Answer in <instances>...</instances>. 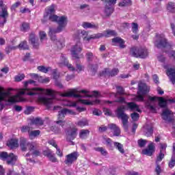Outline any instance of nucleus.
Here are the masks:
<instances>
[{"label": "nucleus", "instance_id": "28", "mask_svg": "<svg viewBox=\"0 0 175 175\" xmlns=\"http://www.w3.org/2000/svg\"><path fill=\"white\" fill-rule=\"evenodd\" d=\"M105 103H109L112 106H116V103H125V98L124 97H119L115 101L105 100Z\"/></svg>", "mask_w": 175, "mask_h": 175}, {"label": "nucleus", "instance_id": "13", "mask_svg": "<svg viewBox=\"0 0 175 175\" xmlns=\"http://www.w3.org/2000/svg\"><path fill=\"white\" fill-rule=\"evenodd\" d=\"M161 116L163 120L166 121V122H174V119L173 118V113H172V111H170L169 109L163 110Z\"/></svg>", "mask_w": 175, "mask_h": 175}, {"label": "nucleus", "instance_id": "31", "mask_svg": "<svg viewBox=\"0 0 175 175\" xmlns=\"http://www.w3.org/2000/svg\"><path fill=\"white\" fill-rule=\"evenodd\" d=\"M39 135H40V130L30 131V132H29V137L31 140H33V139L39 136Z\"/></svg>", "mask_w": 175, "mask_h": 175}, {"label": "nucleus", "instance_id": "4", "mask_svg": "<svg viewBox=\"0 0 175 175\" xmlns=\"http://www.w3.org/2000/svg\"><path fill=\"white\" fill-rule=\"evenodd\" d=\"M20 147L22 151H33V150H38L39 144L36 142H28L26 138L20 139Z\"/></svg>", "mask_w": 175, "mask_h": 175}, {"label": "nucleus", "instance_id": "61", "mask_svg": "<svg viewBox=\"0 0 175 175\" xmlns=\"http://www.w3.org/2000/svg\"><path fill=\"white\" fill-rule=\"evenodd\" d=\"M117 92L119 94V95H124V88L121 86H117Z\"/></svg>", "mask_w": 175, "mask_h": 175}, {"label": "nucleus", "instance_id": "60", "mask_svg": "<svg viewBox=\"0 0 175 175\" xmlns=\"http://www.w3.org/2000/svg\"><path fill=\"white\" fill-rule=\"evenodd\" d=\"M15 49H16V47L8 46L5 47V53L6 54H10V53L12 52V50H15Z\"/></svg>", "mask_w": 175, "mask_h": 175}, {"label": "nucleus", "instance_id": "41", "mask_svg": "<svg viewBox=\"0 0 175 175\" xmlns=\"http://www.w3.org/2000/svg\"><path fill=\"white\" fill-rule=\"evenodd\" d=\"M29 29H30L29 23H22L21 27V31H22V32H28Z\"/></svg>", "mask_w": 175, "mask_h": 175}, {"label": "nucleus", "instance_id": "43", "mask_svg": "<svg viewBox=\"0 0 175 175\" xmlns=\"http://www.w3.org/2000/svg\"><path fill=\"white\" fill-rule=\"evenodd\" d=\"M18 47L21 50H28L29 46L27 44V41L22 42L19 45Z\"/></svg>", "mask_w": 175, "mask_h": 175}, {"label": "nucleus", "instance_id": "9", "mask_svg": "<svg viewBox=\"0 0 175 175\" xmlns=\"http://www.w3.org/2000/svg\"><path fill=\"white\" fill-rule=\"evenodd\" d=\"M57 24L58 25V27L56 29L57 32H62L68 25V16H59V19L57 20Z\"/></svg>", "mask_w": 175, "mask_h": 175}, {"label": "nucleus", "instance_id": "62", "mask_svg": "<svg viewBox=\"0 0 175 175\" xmlns=\"http://www.w3.org/2000/svg\"><path fill=\"white\" fill-rule=\"evenodd\" d=\"M21 5V3L20 1H17L16 3H15L12 5L11 10H16V9H17V8H18V6H20Z\"/></svg>", "mask_w": 175, "mask_h": 175}, {"label": "nucleus", "instance_id": "32", "mask_svg": "<svg viewBox=\"0 0 175 175\" xmlns=\"http://www.w3.org/2000/svg\"><path fill=\"white\" fill-rule=\"evenodd\" d=\"M79 102L83 105H86L87 106H91L92 105H94V103H100V100H96L95 101L92 102L88 100L79 99Z\"/></svg>", "mask_w": 175, "mask_h": 175}, {"label": "nucleus", "instance_id": "26", "mask_svg": "<svg viewBox=\"0 0 175 175\" xmlns=\"http://www.w3.org/2000/svg\"><path fill=\"white\" fill-rule=\"evenodd\" d=\"M126 105V107L129 109L131 110L132 111H140V109H139V106L136 105V103L133 102L131 103H125Z\"/></svg>", "mask_w": 175, "mask_h": 175}, {"label": "nucleus", "instance_id": "57", "mask_svg": "<svg viewBox=\"0 0 175 175\" xmlns=\"http://www.w3.org/2000/svg\"><path fill=\"white\" fill-rule=\"evenodd\" d=\"M107 129H108V127L105 125H101V126H98V132L100 133H103V132H106V131H107Z\"/></svg>", "mask_w": 175, "mask_h": 175}, {"label": "nucleus", "instance_id": "47", "mask_svg": "<svg viewBox=\"0 0 175 175\" xmlns=\"http://www.w3.org/2000/svg\"><path fill=\"white\" fill-rule=\"evenodd\" d=\"M164 158H165V154L163 152L162 150H160V152L157 156L156 162H157V163H159V162L162 161V159H163Z\"/></svg>", "mask_w": 175, "mask_h": 175}, {"label": "nucleus", "instance_id": "45", "mask_svg": "<svg viewBox=\"0 0 175 175\" xmlns=\"http://www.w3.org/2000/svg\"><path fill=\"white\" fill-rule=\"evenodd\" d=\"M77 125L78 126L83 128V126H86L88 125V121L86 119H82L77 122Z\"/></svg>", "mask_w": 175, "mask_h": 175}, {"label": "nucleus", "instance_id": "59", "mask_svg": "<svg viewBox=\"0 0 175 175\" xmlns=\"http://www.w3.org/2000/svg\"><path fill=\"white\" fill-rule=\"evenodd\" d=\"M38 69L40 72H42L43 73H47V72H49V68H46L44 66H40L38 67Z\"/></svg>", "mask_w": 175, "mask_h": 175}, {"label": "nucleus", "instance_id": "52", "mask_svg": "<svg viewBox=\"0 0 175 175\" xmlns=\"http://www.w3.org/2000/svg\"><path fill=\"white\" fill-rule=\"evenodd\" d=\"M21 131L22 133H28V135H29V132L31 131V127L29 126H23L21 128Z\"/></svg>", "mask_w": 175, "mask_h": 175}, {"label": "nucleus", "instance_id": "36", "mask_svg": "<svg viewBox=\"0 0 175 175\" xmlns=\"http://www.w3.org/2000/svg\"><path fill=\"white\" fill-rule=\"evenodd\" d=\"M31 122L33 125H43L44 124V121L41 118H33Z\"/></svg>", "mask_w": 175, "mask_h": 175}, {"label": "nucleus", "instance_id": "58", "mask_svg": "<svg viewBox=\"0 0 175 175\" xmlns=\"http://www.w3.org/2000/svg\"><path fill=\"white\" fill-rule=\"evenodd\" d=\"M79 33L82 35L83 40H85L87 42V39H88V38H87V36H88V32L83 30V31H79Z\"/></svg>", "mask_w": 175, "mask_h": 175}, {"label": "nucleus", "instance_id": "7", "mask_svg": "<svg viewBox=\"0 0 175 175\" xmlns=\"http://www.w3.org/2000/svg\"><path fill=\"white\" fill-rule=\"evenodd\" d=\"M0 159L6 162L7 165L14 166L17 162L18 157L13 153L8 154L7 152H1L0 153Z\"/></svg>", "mask_w": 175, "mask_h": 175}, {"label": "nucleus", "instance_id": "22", "mask_svg": "<svg viewBox=\"0 0 175 175\" xmlns=\"http://www.w3.org/2000/svg\"><path fill=\"white\" fill-rule=\"evenodd\" d=\"M108 128L113 131V136H118L121 134V130L116 124H108Z\"/></svg>", "mask_w": 175, "mask_h": 175}, {"label": "nucleus", "instance_id": "54", "mask_svg": "<svg viewBox=\"0 0 175 175\" xmlns=\"http://www.w3.org/2000/svg\"><path fill=\"white\" fill-rule=\"evenodd\" d=\"M25 78V75L24 74H19L16 76H15V81H21L22 80H24Z\"/></svg>", "mask_w": 175, "mask_h": 175}, {"label": "nucleus", "instance_id": "15", "mask_svg": "<svg viewBox=\"0 0 175 175\" xmlns=\"http://www.w3.org/2000/svg\"><path fill=\"white\" fill-rule=\"evenodd\" d=\"M79 155L77 152H74L66 156V159L64 161L66 165H72L75 161H77Z\"/></svg>", "mask_w": 175, "mask_h": 175}, {"label": "nucleus", "instance_id": "37", "mask_svg": "<svg viewBox=\"0 0 175 175\" xmlns=\"http://www.w3.org/2000/svg\"><path fill=\"white\" fill-rule=\"evenodd\" d=\"M103 36H105L104 33H98L93 34L87 38V42H90L91 39H100V38H103Z\"/></svg>", "mask_w": 175, "mask_h": 175}, {"label": "nucleus", "instance_id": "3", "mask_svg": "<svg viewBox=\"0 0 175 175\" xmlns=\"http://www.w3.org/2000/svg\"><path fill=\"white\" fill-rule=\"evenodd\" d=\"M60 96L66 98H78L79 99H81L83 98H92V96L98 98V96H99V93L97 91H94L93 94L90 95V92L87 90H82L79 91L77 89H72L69 92L61 93Z\"/></svg>", "mask_w": 175, "mask_h": 175}, {"label": "nucleus", "instance_id": "44", "mask_svg": "<svg viewBox=\"0 0 175 175\" xmlns=\"http://www.w3.org/2000/svg\"><path fill=\"white\" fill-rule=\"evenodd\" d=\"M132 5V0H123L122 2L119 3V6H131Z\"/></svg>", "mask_w": 175, "mask_h": 175}, {"label": "nucleus", "instance_id": "34", "mask_svg": "<svg viewBox=\"0 0 175 175\" xmlns=\"http://www.w3.org/2000/svg\"><path fill=\"white\" fill-rule=\"evenodd\" d=\"M82 27H83L84 28H92L93 29H98V28H99V27L98 26V25H94L92 23H90L88 22H83L82 24Z\"/></svg>", "mask_w": 175, "mask_h": 175}, {"label": "nucleus", "instance_id": "8", "mask_svg": "<svg viewBox=\"0 0 175 175\" xmlns=\"http://www.w3.org/2000/svg\"><path fill=\"white\" fill-rule=\"evenodd\" d=\"M80 39L81 38L79 36L77 44L71 49V54L73 58H75L76 59L79 58V54H80V53H81V50H83V44L80 42Z\"/></svg>", "mask_w": 175, "mask_h": 175}, {"label": "nucleus", "instance_id": "30", "mask_svg": "<svg viewBox=\"0 0 175 175\" xmlns=\"http://www.w3.org/2000/svg\"><path fill=\"white\" fill-rule=\"evenodd\" d=\"M167 76H170L171 81L173 84H175V69L170 68L167 71Z\"/></svg>", "mask_w": 175, "mask_h": 175}, {"label": "nucleus", "instance_id": "6", "mask_svg": "<svg viewBox=\"0 0 175 175\" xmlns=\"http://www.w3.org/2000/svg\"><path fill=\"white\" fill-rule=\"evenodd\" d=\"M130 53L135 58H147L148 57V51L146 48L134 46L131 49Z\"/></svg>", "mask_w": 175, "mask_h": 175}, {"label": "nucleus", "instance_id": "24", "mask_svg": "<svg viewBox=\"0 0 175 175\" xmlns=\"http://www.w3.org/2000/svg\"><path fill=\"white\" fill-rule=\"evenodd\" d=\"M59 32L61 31H58L57 29L49 27V36L51 38V40L55 42V40H57V36H55V33H59Z\"/></svg>", "mask_w": 175, "mask_h": 175}, {"label": "nucleus", "instance_id": "20", "mask_svg": "<svg viewBox=\"0 0 175 175\" xmlns=\"http://www.w3.org/2000/svg\"><path fill=\"white\" fill-rule=\"evenodd\" d=\"M85 57L88 62H95V64H99V59L92 52H88L85 54Z\"/></svg>", "mask_w": 175, "mask_h": 175}, {"label": "nucleus", "instance_id": "33", "mask_svg": "<svg viewBox=\"0 0 175 175\" xmlns=\"http://www.w3.org/2000/svg\"><path fill=\"white\" fill-rule=\"evenodd\" d=\"M88 68L93 76H95V74L98 72V63H96L95 64H90Z\"/></svg>", "mask_w": 175, "mask_h": 175}, {"label": "nucleus", "instance_id": "49", "mask_svg": "<svg viewBox=\"0 0 175 175\" xmlns=\"http://www.w3.org/2000/svg\"><path fill=\"white\" fill-rule=\"evenodd\" d=\"M137 144L139 147H140L141 148H143V147H145L146 144H147V140L140 139L137 141Z\"/></svg>", "mask_w": 175, "mask_h": 175}, {"label": "nucleus", "instance_id": "38", "mask_svg": "<svg viewBox=\"0 0 175 175\" xmlns=\"http://www.w3.org/2000/svg\"><path fill=\"white\" fill-rule=\"evenodd\" d=\"M104 36L105 38H110V36H117V32L114 30H107L104 31Z\"/></svg>", "mask_w": 175, "mask_h": 175}, {"label": "nucleus", "instance_id": "21", "mask_svg": "<svg viewBox=\"0 0 175 175\" xmlns=\"http://www.w3.org/2000/svg\"><path fill=\"white\" fill-rule=\"evenodd\" d=\"M60 58L62 60L59 64L65 65L70 70H72V72L76 70V68H75V67H73L72 64H69V62H68V60H66V58L65 57V56H64V55H61Z\"/></svg>", "mask_w": 175, "mask_h": 175}, {"label": "nucleus", "instance_id": "53", "mask_svg": "<svg viewBox=\"0 0 175 175\" xmlns=\"http://www.w3.org/2000/svg\"><path fill=\"white\" fill-rule=\"evenodd\" d=\"M156 165L157 167L154 170V172L157 175H159L161 173H162V169L161 168V165H159V163H158V161H156Z\"/></svg>", "mask_w": 175, "mask_h": 175}, {"label": "nucleus", "instance_id": "50", "mask_svg": "<svg viewBox=\"0 0 175 175\" xmlns=\"http://www.w3.org/2000/svg\"><path fill=\"white\" fill-rule=\"evenodd\" d=\"M132 32L133 33H137V32H139V25H137V23H132Z\"/></svg>", "mask_w": 175, "mask_h": 175}, {"label": "nucleus", "instance_id": "56", "mask_svg": "<svg viewBox=\"0 0 175 175\" xmlns=\"http://www.w3.org/2000/svg\"><path fill=\"white\" fill-rule=\"evenodd\" d=\"M131 117L133 121H137L139 120V116L137 113V112H134L131 114Z\"/></svg>", "mask_w": 175, "mask_h": 175}, {"label": "nucleus", "instance_id": "12", "mask_svg": "<svg viewBox=\"0 0 175 175\" xmlns=\"http://www.w3.org/2000/svg\"><path fill=\"white\" fill-rule=\"evenodd\" d=\"M138 88L140 94H138L137 96V100L139 102H144V96L148 92V90H147V85L144 83H139Z\"/></svg>", "mask_w": 175, "mask_h": 175}, {"label": "nucleus", "instance_id": "48", "mask_svg": "<svg viewBox=\"0 0 175 175\" xmlns=\"http://www.w3.org/2000/svg\"><path fill=\"white\" fill-rule=\"evenodd\" d=\"M105 2V6H111V5H116L117 0H102Z\"/></svg>", "mask_w": 175, "mask_h": 175}, {"label": "nucleus", "instance_id": "5", "mask_svg": "<svg viewBox=\"0 0 175 175\" xmlns=\"http://www.w3.org/2000/svg\"><path fill=\"white\" fill-rule=\"evenodd\" d=\"M116 113L118 118H120L122 120V124L124 129L125 131H128V120H129V116L125 113V106L121 105L118 107L116 111Z\"/></svg>", "mask_w": 175, "mask_h": 175}, {"label": "nucleus", "instance_id": "17", "mask_svg": "<svg viewBox=\"0 0 175 175\" xmlns=\"http://www.w3.org/2000/svg\"><path fill=\"white\" fill-rule=\"evenodd\" d=\"M120 70H118V68H113L112 70L109 71V69L106 68L104 71L102 72L100 74V76L104 75L105 77H107V76H111V77H114V76H117L118 75V72Z\"/></svg>", "mask_w": 175, "mask_h": 175}, {"label": "nucleus", "instance_id": "63", "mask_svg": "<svg viewBox=\"0 0 175 175\" xmlns=\"http://www.w3.org/2000/svg\"><path fill=\"white\" fill-rule=\"evenodd\" d=\"M47 36V34H46V32L44 31H40V40H44Z\"/></svg>", "mask_w": 175, "mask_h": 175}, {"label": "nucleus", "instance_id": "2", "mask_svg": "<svg viewBox=\"0 0 175 175\" xmlns=\"http://www.w3.org/2000/svg\"><path fill=\"white\" fill-rule=\"evenodd\" d=\"M159 100V106L162 109H166L167 107V102H170L171 103H175L174 99H168L165 100L163 97H158V96H148V99L145 101V105L147 109H149L150 111H153L155 113L157 111V108H155V102Z\"/></svg>", "mask_w": 175, "mask_h": 175}, {"label": "nucleus", "instance_id": "11", "mask_svg": "<svg viewBox=\"0 0 175 175\" xmlns=\"http://www.w3.org/2000/svg\"><path fill=\"white\" fill-rule=\"evenodd\" d=\"M156 46L157 49H166V47H170V43L167 42L165 35L161 34L159 40L156 41Z\"/></svg>", "mask_w": 175, "mask_h": 175}, {"label": "nucleus", "instance_id": "19", "mask_svg": "<svg viewBox=\"0 0 175 175\" xmlns=\"http://www.w3.org/2000/svg\"><path fill=\"white\" fill-rule=\"evenodd\" d=\"M67 114H70L71 116H73V114H75V112L66 108L62 109L61 111H58V119L62 120L65 118V116H67Z\"/></svg>", "mask_w": 175, "mask_h": 175}, {"label": "nucleus", "instance_id": "35", "mask_svg": "<svg viewBox=\"0 0 175 175\" xmlns=\"http://www.w3.org/2000/svg\"><path fill=\"white\" fill-rule=\"evenodd\" d=\"M103 139L105 142L107 147H109V148L113 147V140H111V139L107 137L106 135H103Z\"/></svg>", "mask_w": 175, "mask_h": 175}, {"label": "nucleus", "instance_id": "16", "mask_svg": "<svg viewBox=\"0 0 175 175\" xmlns=\"http://www.w3.org/2000/svg\"><path fill=\"white\" fill-rule=\"evenodd\" d=\"M154 152H155V146H154V143L150 144L148 146V148L142 150V154H144V155H148V157H151Z\"/></svg>", "mask_w": 175, "mask_h": 175}, {"label": "nucleus", "instance_id": "23", "mask_svg": "<svg viewBox=\"0 0 175 175\" xmlns=\"http://www.w3.org/2000/svg\"><path fill=\"white\" fill-rule=\"evenodd\" d=\"M112 42L115 43L116 44H119V47L120 49H125L126 46L125 45V41L122 40V38L119 37H116L112 39Z\"/></svg>", "mask_w": 175, "mask_h": 175}, {"label": "nucleus", "instance_id": "14", "mask_svg": "<svg viewBox=\"0 0 175 175\" xmlns=\"http://www.w3.org/2000/svg\"><path fill=\"white\" fill-rule=\"evenodd\" d=\"M29 42L33 46V49H39V38L34 33H31L29 36Z\"/></svg>", "mask_w": 175, "mask_h": 175}, {"label": "nucleus", "instance_id": "1", "mask_svg": "<svg viewBox=\"0 0 175 175\" xmlns=\"http://www.w3.org/2000/svg\"><path fill=\"white\" fill-rule=\"evenodd\" d=\"M21 95H29L33 96L35 99L44 103L46 106L49 107L51 105L55 103V92L51 89H42L40 88H34L31 89H23L18 92L15 96H11L10 92H4L3 88L0 87V103L1 102H9L10 103H16V102H23V97Z\"/></svg>", "mask_w": 175, "mask_h": 175}, {"label": "nucleus", "instance_id": "27", "mask_svg": "<svg viewBox=\"0 0 175 175\" xmlns=\"http://www.w3.org/2000/svg\"><path fill=\"white\" fill-rule=\"evenodd\" d=\"M153 133L154 130L151 126L146 125L144 127V135L145 136L150 137Z\"/></svg>", "mask_w": 175, "mask_h": 175}, {"label": "nucleus", "instance_id": "29", "mask_svg": "<svg viewBox=\"0 0 175 175\" xmlns=\"http://www.w3.org/2000/svg\"><path fill=\"white\" fill-rule=\"evenodd\" d=\"M90 136V130L88 129H82L79 132L80 139H87Z\"/></svg>", "mask_w": 175, "mask_h": 175}, {"label": "nucleus", "instance_id": "64", "mask_svg": "<svg viewBox=\"0 0 175 175\" xmlns=\"http://www.w3.org/2000/svg\"><path fill=\"white\" fill-rule=\"evenodd\" d=\"M175 166V159L172 157L171 161L169 162V167L172 169V167H174Z\"/></svg>", "mask_w": 175, "mask_h": 175}, {"label": "nucleus", "instance_id": "39", "mask_svg": "<svg viewBox=\"0 0 175 175\" xmlns=\"http://www.w3.org/2000/svg\"><path fill=\"white\" fill-rule=\"evenodd\" d=\"M113 12H114V8H113V7L105 6V14L107 17L111 16Z\"/></svg>", "mask_w": 175, "mask_h": 175}, {"label": "nucleus", "instance_id": "42", "mask_svg": "<svg viewBox=\"0 0 175 175\" xmlns=\"http://www.w3.org/2000/svg\"><path fill=\"white\" fill-rule=\"evenodd\" d=\"M113 144L115 147H116V148L118 150V151L121 152V154H124V152H125V150H124V146H122V144L119 142H114Z\"/></svg>", "mask_w": 175, "mask_h": 175}, {"label": "nucleus", "instance_id": "46", "mask_svg": "<svg viewBox=\"0 0 175 175\" xmlns=\"http://www.w3.org/2000/svg\"><path fill=\"white\" fill-rule=\"evenodd\" d=\"M96 151L100 152L101 155H103L104 157H106V155H107V151H106V149L102 147L96 148Z\"/></svg>", "mask_w": 175, "mask_h": 175}, {"label": "nucleus", "instance_id": "25", "mask_svg": "<svg viewBox=\"0 0 175 175\" xmlns=\"http://www.w3.org/2000/svg\"><path fill=\"white\" fill-rule=\"evenodd\" d=\"M7 146L10 148H17L18 147V140L11 139L10 140L8 141Z\"/></svg>", "mask_w": 175, "mask_h": 175}, {"label": "nucleus", "instance_id": "55", "mask_svg": "<svg viewBox=\"0 0 175 175\" xmlns=\"http://www.w3.org/2000/svg\"><path fill=\"white\" fill-rule=\"evenodd\" d=\"M47 157L49 159V161H51V162H53V163L57 162V158L55 157V156H54V154L48 153Z\"/></svg>", "mask_w": 175, "mask_h": 175}, {"label": "nucleus", "instance_id": "10", "mask_svg": "<svg viewBox=\"0 0 175 175\" xmlns=\"http://www.w3.org/2000/svg\"><path fill=\"white\" fill-rule=\"evenodd\" d=\"M66 141L69 142L72 146H75V142L72 140H75V137L77 136V129H68L66 132Z\"/></svg>", "mask_w": 175, "mask_h": 175}, {"label": "nucleus", "instance_id": "18", "mask_svg": "<svg viewBox=\"0 0 175 175\" xmlns=\"http://www.w3.org/2000/svg\"><path fill=\"white\" fill-rule=\"evenodd\" d=\"M8 17H9V13L8 10L0 12V27H3L6 21H8Z\"/></svg>", "mask_w": 175, "mask_h": 175}, {"label": "nucleus", "instance_id": "51", "mask_svg": "<svg viewBox=\"0 0 175 175\" xmlns=\"http://www.w3.org/2000/svg\"><path fill=\"white\" fill-rule=\"evenodd\" d=\"M59 18V16H58L55 14H50L49 15L50 21H52L53 23H57Z\"/></svg>", "mask_w": 175, "mask_h": 175}, {"label": "nucleus", "instance_id": "40", "mask_svg": "<svg viewBox=\"0 0 175 175\" xmlns=\"http://www.w3.org/2000/svg\"><path fill=\"white\" fill-rule=\"evenodd\" d=\"M167 10L171 13H175V4L173 2H169L167 5Z\"/></svg>", "mask_w": 175, "mask_h": 175}]
</instances>
